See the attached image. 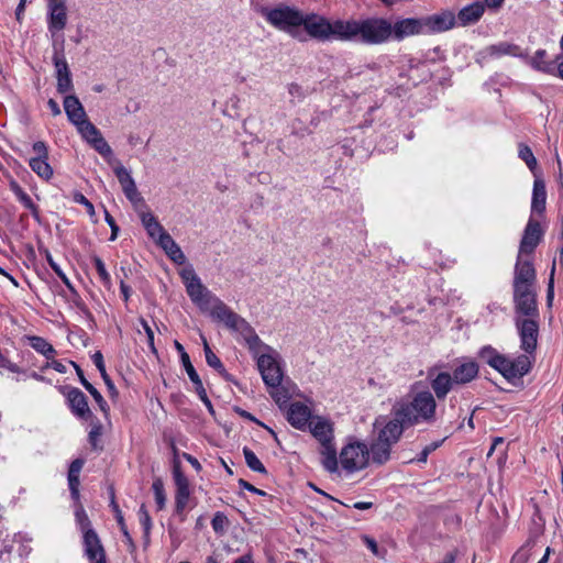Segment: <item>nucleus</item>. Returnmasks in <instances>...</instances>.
<instances>
[{
	"instance_id": "f257e3e1",
	"label": "nucleus",
	"mask_w": 563,
	"mask_h": 563,
	"mask_svg": "<svg viewBox=\"0 0 563 563\" xmlns=\"http://www.w3.org/2000/svg\"><path fill=\"white\" fill-rule=\"evenodd\" d=\"M229 330L239 333L251 354L257 361V368L266 386L280 385L283 382V372L277 361V352L264 343L256 334L254 328L240 314L228 313Z\"/></svg>"
},
{
	"instance_id": "f03ea898",
	"label": "nucleus",
	"mask_w": 563,
	"mask_h": 563,
	"mask_svg": "<svg viewBox=\"0 0 563 563\" xmlns=\"http://www.w3.org/2000/svg\"><path fill=\"white\" fill-rule=\"evenodd\" d=\"M391 412L408 427L419 423L431 424L437 420V401L430 390H422L416 393L410 401L396 402Z\"/></svg>"
},
{
	"instance_id": "7ed1b4c3",
	"label": "nucleus",
	"mask_w": 563,
	"mask_h": 563,
	"mask_svg": "<svg viewBox=\"0 0 563 563\" xmlns=\"http://www.w3.org/2000/svg\"><path fill=\"white\" fill-rule=\"evenodd\" d=\"M186 290L194 303H196L201 310L209 311L214 320L222 322L229 329L230 323L227 321L228 313H238L218 297L211 295V292L202 285L201 280L188 285Z\"/></svg>"
},
{
	"instance_id": "20e7f679",
	"label": "nucleus",
	"mask_w": 563,
	"mask_h": 563,
	"mask_svg": "<svg viewBox=\"0 0 563 563\" xmlns=\"http://www.w3.org/2000/svg\"><path fill=\"white\" fill-rule=\"evenodd\" d=\"M262 15L277 30L286 32L300 41L303 40L299 31L303 15L300 10L288 5H278L276 8L262 9Z\"/></svg>"
},
{
	"instance_id": "39448f33",
	"label": "nucleus",
	"mask_w": 563,
	"mask_h": 563,
	"mask_svg": "<svg viewBox=\"0 0 563 563\" xmlns=\"http://www.w3.org/2000/svg\"><path fill=\"white\" fill-rule=\"evenodd\" d=\"M357 36L365 44H382L393 34L391 23L383 18L357 21Z\"/></svg>"
},
{
	"instance_id": "423d86ee",
	"label": "nucleus",
	"mask_w": 563,
	"mask_h": 563,
	"mask_svg": "<svg viewBox=\"0 0 563 563\" xmlns=\"http://www.w3.org/2000/svg\"><path fill=\"white\" fill-rule=\"evenodd\" d=\"M369 451L365 443L354 441L347 443L340 453V464L349 473H354L368 465Z\"/></svg>"
},
{
	"instance_id": "0eeeda50",
	"label": "nucleus",
	"mask_w": 563,
	"mask_h": 563,
	"mask_svg": "<svg viewBox=\"0 0 563 563\" xmlns=\"http://www.w3.org/2000/svg\"><path fill=\"white\" fill-rule=\"evenodd\" d=\"M406 427L407 423L396 416L390 420L378 417L374 422V434L377 439L394 445L399 441Z\"/></svg>"
},
{
	"instance_id": "6e6552de",
	"label": "nucleus",
	"mask_w": 563,
	"mask_h": 563,
	"mask_svg": "<svg viewBox=\"0 0 563 563\" xmlns=\"http://www.w3.org/2000/svg\"><path fill=\"white\" fill-rule=\"evenodd\" d=\"M539 317L516 318V327L518 329L521 349L527 353H532L537 347L539 333Z\"/></svg>"
},
{
	"instance_id": "1a4fd4ad",
	"label": "nucleus",
	"mask_w": 563,
	"mask_h": 563,
	"mask_svg": "<svg viewBox=\"0 0 563 563\" xmlns=\"http://www.w3.org/2000/svg\"><path fill=\"white\" fill-rule=\"evenodd\" d=\"M537 274L532 262L518 255L514 272V290L534 288Z\"/></svg>"
},
{
	"instance_id": "9d476101",
	"label": "nucleus",
	"mask_w": 563,
	"mask_h": 563,
	"mask_svg": "<svg viewBox=\"0 0 563 563\" xmlns=\"http://www.w3.org/2000/svg\"><path fill=\"white\" fill-rule=\"evenodd\" d=\"M543 230L539 221L530 218L523 230L522 239L520 241L518 255H530L534 252L543 238Z\"/></svg>"
},
{
	"instance_id": "9b49d317",
	"label": "nucleus",
	"mask_w": 563,
	"mask_h": 563,
	"mask_svg": "<svg viewBox=\"0 0 563 563\" xmlns=\"http://www.w3.org/2000/svg\"><path fill=\"white\" fill-rule=\"evenodd\" d=\"M301 25L310 37L321 42L329 41V31L331 29L330 20L327 18L316 13L303 14Z\"/></svg>"
},
{
	"instance_id": "f8f14e48",
	"label": "nucleus",
	"mask_w": 563,
	"mask_h": 563,
	"mask_svg": "<svg viewBox=\"0 0 563 563\" xmlns=\"http://www.w3.org/2000/svg\"><path fill=\"white\" fill-rule=\"evenodd\" d=\"M515 309L518 314L525 317H539L537 306V294L534 288H525L514 290Z\"/></svg>"
},
{
	"instance_id": "ddd939ff",
	"label": "nucleus",
	"mask_w": 563,
	"mask_h": 563,
	"mask_svg": "<svg viewBox=\"0 0 563 563\" xmlns=\"http://www.w3.org/2000/svg\"><path fill=\"white\" fill-rule=\"evenodd\" d=\"M53 64L57 79V91L59 93L70 91L73 89L71 74L63 53V48L57 49L56 45H54Z\"/></svg>"
},
{
	"instance_id": "4468645a",
	"label": "nucleus",
	"mask_w": 563,
	"mask_h": 563,
	"mask_svg": "<svg viewBox=\"0 0 563 563\" xmlns=\"http://www.w3.org/2000/svg\"><path fill=\"white\" fill-rule=\"evenodd\" d=\"M48 9V31L55 37L67 24V8L65 0H46Z\"/></svg>"
},
{
	"instance_id": "2eb2a0df",
	"label": "nucleus",
	"mask_w": 563,
	"mask_h": 563,
	"mask_svg": "<svg viewBox=\"0 0 563 563\" xmlns=\"http://www.w3.org/2000/svg\"><path fill=\"white\" fill-rule=\"evenodd\" d=\"M174 479L176 484V496H175V512L180 516V519H185V508L188 504L190 490L189 483L186 476L181 473L179 465H174Z\"/></svg>"
},
{
	"instance_id": "dca6fc26",
	"label": "nucleus",
	"mask_w": 563,
	"mask_h": 563,
	"mask_svg": "<svg viewBox=\"0 0 563 563\" xmlns=\"http://www.w3.org/2000/svg\"><path fill=\"white\" fill-rule=\"evenodd\" d=\"M423 33H440L455 25V15L451 11L422 18Z\"/></svg>"
},
{
	"instance_id": "f3484780",
	"label": "nucleus",
	"mask_w": 563,
	"mask_h": 563,
	"mask_svg": "<svg viewBox=\"0 0 563 563\" xmlns=\"http://www.w3.org/2000/svg\"><path fill=\"white\" fill-rule=\"evenodd\" d=\"M71 412L84 420H91L93 417L92 411L88 406L86 395L76 387L68 388L65 394Z\"/></svg>"
},
{
	"instance_id": "a211bd4d",
	"label": "nucleus",
	"mask_w": 563,
	"mask_h": 563,
	"mask_svg": "<svg viewBox=\"0 0 563 563\" xmlns=\"http://www.w3.org/2000/svg\"><path fill=\"white\" fill-rule=\"evenodd\" d=\"M313 418L311 409L302 402L296 401L288 407L287 421L298 430H306Z\"/></svg>"
},
{
	"instance_id": "6ab92c4d",
	"label": "nucleus",
	"mask_w": 563,
	"mask_h": 563,
	"mask_svg": "<svg viewBox=\"0 0 563 563\" xmlns=\"http://www.w3.org/2000/svg\"><path fill=\"white\" fill-rule=\"evenodd\" d=\"M356 20H334L330 21L329 41H352L357 36Z\"/></svg>"
},
{
	"instance_id": "aec40b11",
	"label": "nucleus",
	"mask_w": 563,
	"mask_h": 563,
	"mask_svg": "<svg viewBox=\"0 0 563 563\" xmlns=\"http://www.w3.org/2000/svg\"><path fill=\"white\" fill-rule=\"evenodd\" d=\"M393 34L391 36L397 40L401 41L407 36L411 35H418V34H424L423 33V25H422V18H407L399 20L395 22V24H391Z\"/></svg>"
},
{
	"instance_id": "412c9836",
	"label": "nucleus",
	"mask_w": 563,
	"mask_h": 563,
	"mask_svg": "<svg viewBox=\"0 0 563 563\" xmlns=\"http://www.w3.org/2000/svg\"><path fill=\"white\" fill-rule=\"evenodd\" d=\"M85 553L90 563H106V553L101 541L95 530L84 534Z\"/></svg>"
},
{
	"instance_id": "4be33fe9",
	"label": "nucleus",
	"mask_w": 563,
	"mask_h": 563,
	"mask_svg": "<svg viewBox=\"0 0 563 563\" xmlns=\"http://www.w3.org/2000/svg\"><path fill=\"white\" fill-rule=\"evenodd\" d=\"M311 434L319 441L320 445H325L333 442V426L323 417H314L311 419L309 426Z\"/></svg>"
},
{
	"instance_id": "5701e85b",
	"label": "nucleus",
	"mask_w": 563,
	"mask_h": 563,
	"mask_svg": "<svg viewBox=\"0 0 563 563\" xmlns=\"http://www.w3.org/2000/svg\"><path fill=\"white\" fill-rule=\"evenodd\" d=\"M181 363L186 369V373L188 374L190 380L195 385V389L199 396V398L202 400V402L206 405L208 410L212 413L213 407L210 401V399L207 396V391L203 387L202 380L200 379L198 373L196 372L195 367L192 366L189 355L187 353H183L181 355Z\"/></svg>"
},
{
	"instance_id": "b1692460",
	"label": "nucleus",
	"mask_w": 563,
	"mask_h": 563,
	"mask_svg": "<svg viewBox=\"0 0 563 563\" xmlns=\"http://www.w3.org/2000/svg\"><path fill=\"white\" fill-rule=\"evenodd\" d=\"M139 216L148 236L155 242L168 233L151 211L139 210Z\"/></svg>"
},
{
	"instance_id": "393cba45",
	"label": "nucleus",
	"mask_w": 563,
	"mask_h": 563,
	"mask_svg": "<svg viewBox=\"0 0 563 563\" xmlns=\"http://www.w3.org/2000/svg\"><path fill=\"white\" fill-rule=\"evenodd\" d=\"M64 109L68 120L76 126L87 119L86 111L76 96H66Z\"/></svg>"
},
{
	"instance_id": "a878e982",
	"label": "nucleus",
	"mask_w": 563,
	"mask_h": 563,
	"mask_svg": "<svg viewBox=\"0 0 563 563\" xmlns=\"http://www.w3.org/2000/svg\"><path fill=\"white\" fill-rule=\"evenodd\" d=\"M484 11H485L484 3L479 2V1L473 2V3L462 8L459 11L457 16L455 18V21L457 20L459 23L463 26L474 24L482 18V15L484 14Z\"/></svg>"
},
{
	"instance_id": "bb28decb",
	"label": "nucleus",
	"mask_w": 563,
	"mask_h": 563,
	"mask_svg": "<svg viewBox=\"0 0 563 563\" xmlns=\"http://www.w3.org/2000/svg\"><path fill=\"white\" fill-rule=\"evenodd\" d=\"M430 386L435 397L441 400L453 389L455 383L450 373L441 372L431 379Z\"/></svg>"
},
{
	"instance_id": "cd10ccee",
	"label": "nucleus",
	"mask_w": 563,
	"mask_h": 563,
	"mask_svg": "<svg viewBox=\"0 0 563 563\" xmlns=\"http://www.w3.org/2000/svg\"><path fill=\"white\" fill-rule=\"evenodd\" d=\"M478 375V365L475 362H465L461 365L456 366L451 374L454 379L455 385H464L473 379H475Z\"/></svg>"
},
{
	"instance_id": "c85d7f7f",
	"label": "nucleus",
	"mask_w": 563,
	"mask_h": 563,
	"mask_svg": "<svg viewBox=\"0 0 563 563\" xmlns=\"http://www.w3.org/2000/svg\"><path fill=\"white\" fill-rule=\"evenodd\" d=\"M531 367L530 360L527 355H520L515 360H509L507 371L504 377L508 380L519 378L529 373Z\"/></svg>"
},
{
	"instance_id": "c756f323",
	"label": "nucleus",
	"mask_w": 563,
	"mask_h": 563,
	"mask_svg": "<svg viewBox=\"0 0 563 563\" xmlns=\"http://www.w3.org/2000/svg\"><path fill=\"white\" fill-rule=\"evenodd\" d=\"M391 446L393 444L374 437L368 448L369 457H372L373 463L385 464L390 459Z\"/></svg>"
},
{
	"instance_id": "7c9ffc66",
	"label": "nucleus",
	"mask_w": 563,
	"mask_h": 563,
	"mask_svg": "<svg viewBox=\"0 0 563 563\" xmlns=\"http://www.w3.org/2000/svg\"><path fill=\"white\" fill-rule=\"evenodd\" d=\"M156 244L165 251L174 263L183 264L186 261L185 254L169 233L164 235L161 240H156Z\"/></svg>"
},
{
	"instance_id": "2f4dec72",
	"label": "nucleus",
	"mask_w": 563,
	"mask_h": 563,
	"mask_svg": "<svg viewBox=\"0 0 563 563\" xmlns=\"http://www.w3.org/2000/svg\"><path fill=\"white\" fill-rule=\"evenodd\" d=\"M548 54L545 49H538L530 58H529V65L538 70L542 71L544 74L554 75L555 74V60H549Z\"/></svg>"
},
{
	"instance_id": "473e14b6",
	"label": "nucleus",
	"mask_w": 563,
	"mask_h": 563,
	"mask_svg": "<svg viewBox=\"0 0 563 563\" xmlns=\"http://www.w3.org/2000/svg\"><path fill=\"white\" fill-rule=\"evenodd\" d=\"M547 190L544 181L536 177L533 183L531 210L532 212L542 213L545 210Z\"/></svg>"
},
{
	"instance_id": "72a5a7b5",
	"label": "nucleus",
	"mask_w": 563,
	"mask_h": 563,
	"mask_svg": "<svg viewBox=\"0 0 563 563\" xmlns=\"http://www.w3.org/2000/svg\"><path fill=\"white\" fill-rule=\"evenodd\" d=\"M486 54L490 57L499 58L501 56H515L522 57L521 48L518 45L508 43V42H499L497 44L490 45L486 47Z\"/></svg>"
},
{
	"instance_id": "f704fd0d",
	"label": "nucleus",
	"mask_w": 563,
	"mask_h": 563,
	"mask_svg": "<svg viewBox=\"0 0 563 563\" xmlns=\"http://www.w3.org/2000/svg\"><path fill=\"white\" fill-rule=\"evenodd\" d=\"M84 466V461L80 459H76L71 462L68 470V486L71 494V497L75 500L79 499V474Z\"/></svg>"
},
{
	"instance_id": "c9c22d12",
	"label": "nucleus",
	"mask_w": 563,
	"mask_h": 563,
	"mask_svg": "<svg viewBox=\"0 0 563 563\" xmlns=\"http://www.w3.org/2000/svg\"><path fill=\"white\" fill-rule=\"evenodd\" d=\"M27 340L31 347L34 349L37 353L45 356L47 360H53L57 354L54 346L42 336L33 335L29 336Z\"/></svg>"
},
{
	"instance_id": "e433bc0d",
	"label": "nucleus",
	"mask_w": 563,
	"mask_h": 563,
	"mask_svg": "<svg viewBox=\"0 0 563 563\" xmlns=\"http://www.w3.org/2000/svg\"><path fill=\"white\" fill-rule=\"evenodd\" d=\"M320 453L322 455V465L323 467L330 472L334 473L338 471V456L336 449L334 443H329L325 445H321Z\"/></svg>"
},
{
	"instance_id": "4c0bfd02",
	"label": "nucleus",
	"mask_w": 563,
	"mask_h": 563,
	"mask_svg": "<svg viewBox=\"0 0 563 563\" xmlns=\"http://www.w3.org/2000/svg\"><path fill=\"white\" fill-rule=\"evenodd\" d=\"M48 158H31L29 165L31 169L41 178L48 180L53 176V168L47 162Z\"/></svg>"
},
{
	"instance_id": "58836bf2",
	"label": "nucleus",
	"mask_w": 563,
	"mask_h": 563,
	"mask_svg": "<svg viewBox=\"0 0 563 563\" xmlns=\"http://www.w3.org/2000/svg\"><path fill=\"white\" fill-rule=\"evenodd\" d=\"M269 388V395L275 400V402L283 408L291 398L290 389L280 383V385L276 386H267Z\"/></svg>"
},
{
	"instance_id": "ea45409f",
	"label": "nucleus",
	"mask_w": 563,
	"mask_h": 563,
	"mask_svg": "<svg viewBox=\"0 0 563 563\" xmlns=\"http://www.w3.org/2000/svg\"><path fill=\"white\" fill-rule=\"evenodd\" d=\"M92 361L96 365V367L98 368V371L100 372V375L102 377V379L104 380V384L107 385L109 391L111 393L112 396H115L117 395V389L114 387V384L112 383V380L110 379L107 371H106V366H104V362H103V355L101 354V352L97 351L93 355H92Z\"/></svg>"
},
{
	"instance_id": "a19ab883",
	"label": "nucleus",
	"mask_w": 563,
	"mask_h": 563,
	"mask_svg": "<svg viewBox=\"0 0 563 563\" xmlns=\"http://www.w3.org/2000/svg\"><path fill=\"white\" fill-rule=\"evenodd\" d=\"M11 187L19 201L32 212L34 218L37 219L38 209L36 205L32 201L31 197L16 183H13Z\"/></svg>"
},
{
	"instance_id": "79ce46f5",
	"label": "nucleus",
	"mask_w": 563,
	"mask_h": 563,
	"mask_svg": "<svg viewBox=\"0 0 563 563\" xmlns=\"http://www.w3.org/2000/svg\"><path fill=\"white\" fill-rule=\"evenodd\" d=\"M80 135L90 144L101 133L88 119L76 125Z\"/></svg>"
},
{
	"instance_id": "37998d69",
	"label": "nucleus",
	"mask_w": 563,
	"mask_h": 563,
	"mask_svg": "<svg viewBox=\"0 0 563 563\" xmlns=\"http://www.w3.org/2000/svg\"><path fill=\"white\" fill-rule=\"evenodd\" d=\"M203 351L206 356L207 364L214 368L220 374H225V368L221 362V360L212 352L207 340L203 338Z\"/></svg>"
},
{
	"instance_id": "c03bdc74",
	"label": "nucleus",
	"mask_w": 563,
	"mask_h": 563,
	"mask_svg": "<svg viewBox=\"0 0 563 563\" xmlns=\"http://www.w3.org/2000/svg\"><path fill=\"white\" fill-rule=\"evenodd\" d=\"M246 465L254 472L266 474L267 471L256 454L249 448L243 449Z\"/></svg>"
},
{
	"instance_id": "a18cd8bd",
	"label": "nucleus",
	"mask_w": 563,
	"mask_h": 563,
	"mask_svg": "<svg viewBox=\"0 0 563 563\" xmlns=\"http://www.w3.org/2000/svg\"><path fill=\"white\" fill-rule=\"evenodd\" d=\"M518 155L527 164L528 168L534 173L538 163L531 148L526 144H520Z\"/></svg>"
},
{
	"instance_id": "49530a36",
	"label": "nucleus",
	"mask_w": 563,
	"mask_h": 563,
	"mask_svg": "<svg viewBox=\"0 0 563 563\" xmlns=\"http://www.w3.org/2000/svg\"><path fill=\"white\" fill-rule=\"evenodd\" d=\"M152 489L154 492L155 501L158 510H162L166 505V495L164 490V484L161 478L154 479L152 484Z\"/></svg>"
},
{
	"instance_id": "de8ad7c7",
	"label": "nucleus",
	"mask_w": 563,
	"mask_h": 563,
	"mask_svg": "<svg viewBox=\"0 0 563 563\" xmlns=\"http://www.w3.org/2000/svg\"><path fill=\"white\" fill-rule=\"evenodd\" d=\"M113 172L122 188L135 183L130 172L122 164L117 163V165L113 168Z\"/></svg>"
},
{
	"instance_id": "09e8293b",
	"label": "nucleus",
	"mask_w": 563,
	"mask_h": 563,
	"mask_svg": "<svg viewBox=\"0 0 563 563\" xmlns=\"http://www.w3.org/2000/svg\"><path fill=\"white\" fill-rule=\"evenodd\" d=\"M86 390L92 396L100 410L108 415L109 406L102 395L90 383H86Z\"/></svg>"
},
{
	"instance_id": "8fccbe9b",
	"label": "nucleus",
	"mask_w": 563,
	"mask_h": 563,
	"mask_svg": "<svg viewBox=\"0 0 563 563\" xmlns=\"http://www.w3.org/2000/svg\"><path fill=\"white\" fill-rule=\"evenodd\" d=\"M92 261H93L95 267L97 269V273H98L99 278L102 282V284L104 286H110L111 278H110L109 273L107 272L106 265L102 262V260L98 256H93Z\"/></svg>"
},
{
	"instance_id": "3c124183",
	"label": "nucleus",
	"mask_w": 563,
	"mask_h": 563,
	"mask_svg": "<svg viewBox=\"0 0 563 563\" xmlns=\"http://www.w3.org/2000/svg\"><path fill=\"white\" fill-rule=\"evenodd\" d=\"M90 145L103 157L110 156L112 154L110 145L101 134L96 140H93Z\"/></svg>"
},
{
	"instance_id": "603ef678",
	"label": "nucleus",
	"mask_w": 563,
	"mask_h": 563,
	"mask_svg": "<svg viewBox=\"0 0 563 563\" xmlns=\"http://www.w3.org/2000/svg\"><path fill=\"white\" fill-rule=\"evenodd\" d=\"M75 515H76V520H77V522L80 527V530L84 534H86V532L88 530H93L91 528L90 520L81 506L76 510Z\"/></svg>"
},
{
	"instance_id": "864d4df0",
	"label": "nucleus",
	"mask_w": 563,
	"mask_h": 563,
	"mask_svg": "<svg viewBox=\"0 0 563 563\" xmlns=\"http://www.w3.org/2000/svg\"><path fill=\"white\" fill-rule=\"evenodd\" d=\"M111 507H112V510L115 515V519L118 521V525L120 526V529L122 531V533L129 539L131 540L130 538V534L128 532V528H126V525L124 522V518H123V515H122V511L120 510L118 504L115 503L114 500V497H112V500H111Z\"/></svg>"
},
{
	"instance_id": "5fc2aeb1",
	"label": "nucleus",
	"mask_w": 563,
	"mask_h": 563,
	"mask_svg": "<svg viewBox=\"0 0 563 563\" xmlns=\"http://www.w3.org/2000/svg\"><path fill=\"white\" fill-rule=\"evenodd\" d=\"M46 260L52 267V269L56 273V275L62 279V282L67 286V288L73 289L71 283L69 278L65 275L58 264H56L49 253L46 254Z\"/></svg>"
},
{
	"instance_id": "6e6d98bb",
	"label": "nucleus",
	"mask_w": 563,
	"mask_h": 563,
	"mask_svg": "<svg viewBox=\"0 0 563 563\" xmlns=\"http://www.w3.org/2000/svg\"><path fill=\"white\" fill-rule=\"evenodd\" d=\"M508 362L509 358L500 354V356H495L494 358L489 360V366L498 371L504 376V373L508 372Z\"/></svg>"
},
{
	"instance_id": "4d7b16f0",
	"label": "nucleus",
	"mask_w": 563,
	"mask_h": 563,
	"mask_svg": "<svg viewBox=\"0 0 563 563\" xmlns=\"http://www.w3.org/2000/svg\"><path fill=\"white\" fill-rule=\"evenodd\" d=\"M211 526L216 532H221L228 526V518L222 512H217L211 520Z\"/></svg>"
},
{
	"instance_id": "13d9d810",
	"label": "nucleus",
	"mask_w": 563,
	"mask_h": 563,
	"mask_svg": "<svg viewBox=\"0 0 563 563\" xmlns=\"http://www.w3.org/2000/svg\"><path fill=\"white\" fill-rule=\"evenodd\" d=\"M554 273H555V262H553V265L551 268L550 278H549V283H548V289H547V301H548L549 306L552 305V301L554 298Z\"/></svg>"
},
{
	"instance_id": "bf43d9fd",
	"label": "nucleus",
	"mask_w": 563,
	"mask_h": 563,
	"mask_svg": "<svg viewBox=\"0 0 563 563\" xmlns=\"http://www.w3.org/2000/svg\"><path fill=\"white\" fill-rule=\"evenodd\" d=\"M180 276H181V279H183L186 288L188 287V285H191V284L200 280V278L197 276L195 271L191 268L184 269L181 272Z\"/></svg>"
},
{
	"instance_id": "052dcab7",
	"label": "nucleus",
	"mask_w": 563,
	"mask_h": 563,
	"mask_svg": "<svg viewBox=\"0 0 563 563\" xmlns=\"http://www.w3.org/2000/svg\"><path fill=\"white\" fill-rule=\"evenodd\" d=\"M101 430H102V427L100 423L93 426L89 432V443L91 444V446L93 449H98V441H99V438L101 435Z\"/></svg>"
},
{
	"instance_id": "680f3d73",
	"label": "nucleus",
	"mask_w": 563,
	"mask_h": 563,
	"mask_svg": "<svg viewBox=\"0 0 563 563\" xmlns=\"http://www.w3.org/2000/svg\"><path fill=\"white\" fill-rule=\"evenodd\" d=\"M33 151L36 153L35 158H48V150L44 142L37 141L33 144Z\"/></svg>"
},
{
	"instance_id": "e2e57ef3",
	"label": "nucleus",
	"mask_w": 563,
	"mask_h": 563,
	"mask_svg": "<svg viewBox=\"0 0 563 563\" xmlns=\"http://www.w3.org/2000/svg\"><path fill=\"white\" fill-rule=\"evenodd\" d=\"M74 200L85 206L90 216L95 214L93 205L82 194L76 192L74 196Z\"/></svg>"
},
{
	"instance_id": "0e129e2a",
	"label": "nucleus",
	"mask_w": 563,
	"mask_h": 563,
	"mask_svg": "<svg viewBox=\"0 0 563 563\" xmlns=\"http://www.w3.org/2000/svg\"><path fill=\"white\" fill-rule=\"evenodd\" d=\"M481 357L489 365V360L494 358L495 356H500L499 353H497L496 350H494L490 346H485L481 350L479 353Z\"/></svg>"
},
{
	"instance_id": "69168bd1",
	"label": "nucleus",
	"mask_w": 563,
	"mask_h": 563,
	"mask_svg": "<svg viewBox=\"0 0 563 563\" xmlns=\"http://www.w3.org/2000/svg\"><path fill=\"white\" fill-rule=\"evenodd\" d=\"M104 218H106V221L107 223L110 225L111 228V236H110V240L111 241H114L118 236V232H119V227L117 225L113 217L108 212L106 211V214H104Z\"/></svg>"
},
{
	"instance_id": "338daca9",
	"label": "nucleus",
	"mask_w": 563,
	"mask_h": 563,
	"mask_svg": "<svg viewBox=\"0 0 563 563\" xmlns=\"http://www.w3.org/2000/svg\"><path fill=\"white\" fill-rule=\"evenodd\" d=\"M139 515L140 521L143 525L145 532H148L151 528V518L144 506L140 508Z\"/></svg>"
},
{
	"instance_id": "774afa93",
	"label": "nucleus",
	"mask_w": 563,
	"mask_h": 563,
	"mask_svg": "<svg viewBox=\"0 0 563 563\" xmlns=\"http://www.w3.org/2000/svg\"><path fill=\"white\" fill-rule=\"evenodd\" d=\"M141 324L147 335V341H148V344H150L152 351L156 352L155 346H154V332H153L152 328L144 319L141 320Z\"/></svg>"
}]
</instances>
